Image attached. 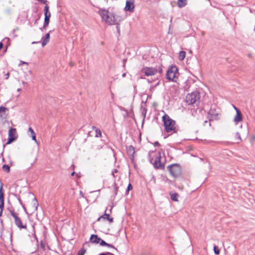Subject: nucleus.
Instances as JSON below:
<instances>
[{
    "instance_id": "4468645a",
    "label": "nucleus",
    "mask_w": 255,
    "mask_h": 255,
    "mask_svg": "<svg viewBox=\"0 0 255 255\" xmlns=\"http://www.w3.org/2000/svg\"><path fill=\"white\" fill-rule=\"evenodd\" d=\"M101 219H103L104 220H107L111 223H112L114 222L113 218L112 217H110V214L106 213V210L105 211L104 215L100 217L98 219L97 221H100Z\"/></svg>"
},
{
    "instance_id": "4c0bfd02",
    "label": "nucleus",
    "mask_w": 255,
    "mask_h": 255,
    "mask_svg": "<svg viewBox=\"0 0 255 255\" xmlns=\"http://www.w3.org/2000/svg\"><path fill=\"white\" fill-rule=\"evenodd\" d=\"M38 1L42 3H46L47 1L46 0H37Z\"/></svg>"
},
{
    "instance_id": "cd10ccee",
    "label": "nucleus",
    "mask_w": 255,
    "mask_h": 255,
    "mask_svg": "<svg viewBox=\"0 0 255 255\" xmlns=\"http://www.w3.org/2000/svg\"><path fill=\"white\" fill-rule=\"evenodd\" d=\"M86 251V249L82 248L78 252L77 255H84Z\"/></svg>"
},
{
    "instance_id": "b1692460",
    "label": "nucleus",
    "mask_w": 255,
    "mask_h": 255,
    "mask_svg": "<svg viewBox=\"0 0 255 255\" xmlns=\"http://www.w3.org/2000/svg\"><path fill=\"white\" fill-rule=\"evenodd\" d=\"M2 169L3 171H6V172H9L10 171V167L8 165L3 164Z\"/></svg>"
},
{
    "instance_id": "9b49d317",
    "label": "nucleus",
    "mask_w": 255,
    "mask_h": 255,
    "mask_svg": "<svg viewBox=\"0 0 255 255\" xmlns=\"http://www.w3.org/2000/svg\"><path fill=\"white\" fill-rule=\"evenodd\" d=\"M10 215L14 218L15 224L18 228L20 229H26V225H22L21 219L17 216L15 212L10 211Z\"/></svg>"
},
{
    "instance_id": "f8f14e48",
    "label": "nucleus",
    "mask_w": 255,
    "mask_h": 255,
    "mask_svg": "<svg viewBox=\"0 0 255 255\" xmlns=\"http://www.w3.org/2000/svg\"><path fill=\"white\" fill-rule=\"evenodd\" d=\"M133 2V0H127L125 10L126 11L133 12L134 8Z\"/></svg>"
},
{
    "instance_id": "c756f323",
    "label": "nucleus",
    "mask_w": 255,
    "mask_h": 255,
    "mask_svg": "<svg viewBox=\"0 0 255 255\" xmlns=\"http://www.w3.org/2000/svg\"><path fill=\"white\" fill-rule=\"evenodd\" d=\"M141 110H142V112H141L142 115L144 118L146 116V109L144 108L142 109Z\"/></svg>"
},
{
    "instance_id": "c9c22d12",
    "label": "nucleus",
    "mask_w": 255,
    "mask_h": 255,
    "mask_svg": "<svg viewBox=\"0 0 255 255\" xmlns=\"http://www.w3.org/2000/svg\"><path fill=\"white\" fill-rule=\"evenodd\" d=\"M118 189V187L116 186V184H115L114 193H115V195H117V194Z\"/></svg>"
},
{
    "instance_id": "09e8293b",
    "label": "nucleus",
    "mask_w": 255,
    "mask_h": 255,
    "mask_svg": "<svg viewBox=\"0 0 255 255\" xmlns=\"http://www.w3.org/2000/svg\"><path fill=\"white\" fill-rule=\"evenodd\" d=\"M75 172H74V171H73V172H72V173H71V175L72 176H73L75 174Z\"/></svg>"
},
{
    "instance_id": "8fccbe9b",
    "label": "nucleus",
    "mask_w": 255,
    "mask_h": 255,
    "mask_svg": "<svg viewBox=\"0 0 255 255\" xmlns=\"http://www.w3.org/2000/svg\"><path fill=\"white\" fill-rule=\"evenodd\" d=\"M126 73H123V74H122V77H125L126 76Z\"/></svg>"
},
{
    "instance_id": "a19ab883",
    "label": "nucleus",
    "mask_w": 255,
    "mask_h": 255,
    "mask_svg": "<svg viewBox=\"0 0 255 255\" xmlns=\"http://www.w3.org/2000/svg\"><path fill=\"white\" fill-rule=\"evenodd\" d=\"M92 129L96 131V129H98V128H97L95 126H92Z\"/></svg>"
},
{
    "instance_id": "c03bdc74",
    "label": "nucleus",
    "mask_w": 255,
    "mask_h": 255,
    "mask_svg": "<svg viewBox=\"0 0 255 255\" xmlns=\"http://www.w3.org/2000/svg\"><path fill=\"white\" fill-rule=\"evenodd\" d=\"M126 62H127V59H124L123 60V63H124V65H123V66H125V64H126Z\"/></svg>"
},
{
    "instance_id": "aec40b11",
    "label": "nucleus",
    "mask_w": 255,
    "mask_h": 255,
    "mask_svg": "<svg viewBox=\"0 0 255 255\" xmlns=\"http://www.w3.org/2000/svg\"><path fill=\"white\" fill-rule=\"evenodd\" d=\"M186 0H178L177 2L178 6L180 8L184 7L187 4Z\"/></svg>"
},
{
    "instance_id": "f704fd0d",
    "label": "nucleus",
    "mask_w": 255,
    "mask_h": 255,
    "mask_svg": "<svg viewBox=\"0 0 255 255\" xmlns=\"http://www.w3.org/2000/svg\"><path fill=\"white\" fill-rule=\"evenodd\" d=\"M118 169H115L113 171H112V175L114 177H115L116 176L115 175V173H118Z\"/></svg>"
},
{
    "instance_id": "473e14b6",
    "label": "nucleus",
    "mask_w": 255,
    "mask_h": 255,
    "mask_svg": "<svg viewBox=\"0 0 255 255\" xmlns=\"http://www.w3.org/2000/svg\"><path fill=\"white\" fill-rule=\"evenodd\" d=\"M99 255H115L111 253H110V252H107V253H101Z\"/></svg>"
},
{
    "instance_id": "f03ea898",
    "label": "nucleus",
    "mask_w": 255,
    "mask_h": 255,
    "mask_svg": "<svg viewBox=\"0 0 255 255\" xmlns=\"http://www.w3.org/2000/svg\"><path fill=\"white\" fill-rule=\"evenodd\" d=\"M162 118L165 130L167 132L172 134L173 133H176L177 132V128L175 121L170 118L167 114H165Z\"/></svg>"
},
{
    "instance_id": "c85d7f7f",
    "label": "nucleus",
    "mask_w": 255,
    "mask_h": 255,
    "mask_svg": "<svg viewBox=\"0 0 255 255\" xmlns=\"http://www.w3.org/2000/svg\"><path fill=\"white\" fill-rule=\"evenodd\" d=\"M99 244H100V246H106V245H107V243H106L105 241L103 240L102 239Z\"/></svg>"
},
{
    "instance_id": "0eeeda50",
    "label": "nucleus",
    "mask_w": 255,
    "mask_h": 255,
    "mask_svg": "<svg viewBox=\"0 0 255 255\" xmlns=\"http://www.w3.org/2000/svg\"><path fill=\"white\" fill-rule=\"evenodd\" d=\"M178 69L175 66H171L167 70L166 74V78L169 81H176Z\"/></svg>"
},
{
    "instance_id": "f3484780",
    "label": "nucleus",
    "mask_w": 255,
    "mask_h": 255,
    "mask_svg": "<svg viewBox=\"0 0 255 255\" xmlns=\"http://www.w3.org/2000/svg\"><path fill=\"white\" fill-rule=\"evenodd\" d=\"M243 120V116L242 113L240 111H237L236 112V115L234 117V121L237 124L239 122H241Z\"/></svg>"
},
{
    "instance_id": "79ce46f5",
    "label": "nucleus",
    "mask_w": 255,
    "mask_h": 255,
    "mask_svg": "<svg viewBox=\"0 0 255 255\" xmlns=\"http://www.w3.org/2000/svg\"><path fill=\"white\" fill-rule=\"evenodd\" d=\"M40 246H41V247L42 248H43V249H44V247H45V246H44V244L42 242H41V243Z\"/></svg>"
},
{
    "instance_id": "1a4fd4ad",
    "label": "nucleus",
    "mask_w": 255,
    "mask_h": 255,
    "mask_svg": "<svg viewBox=\"0 0 255 255\" xmlns=\"http://www.w3.org/2000/svg\"><path fill=\"white\" fill-rule=\"evenodd\" d=\"M219 114V110L216 109L215 106L212 107L208 112V118L209 121L216 120L218 119V115Z\"/></svg>"
},
{
    "instance_id": "4be33fe9",
    "label": "nucleus",
    "mask_w": 255,
    "mask_h": 255,
    "mask_svg": "<svg viewBox=\"0 0 255 255\" xmlns=\"http://www.w3.org/2000/svg\"><path fill=\"white\" fill-rule=\"evenodd\" d=\"M186 56V52L184 51H181L179 53V59L180 60H183Z\"/></svg>"
},
{
    "instance_id": "5fc2aeb1",
    "label": "nucleus",
    "mask_w": 255,
    "mask_h": 255,
    "mask_svg": "<svg viewBox=\"0 0 255 255\" xmlns=\"http://www.w3.org/2000/svg\"><path fill=\"white\" fill-rule=\"evenodd\" d=\"M19 90H20V89H18L17 91H19Z\"/></svg>"
},
{
    "instance_id": "39448f33",
    "label": "nucleus",
    "mask_w": 255,
    "mask_h": 255,
    "mask_svg": "<svg viewBox=\"0 0 255 255\" xmlns=\"http://www.w3.org/2000/svg\"><path fill=\"white\" fill-rule=\"evenodd\" d=\"M200 94L198 92H194L188 94L186 97V102L188 105H193L198 102L200 99Z\"/></svg>"
},
{
    "instance_id": "f257e3e1",
    "label": "nucleus",
    "mask_w": 255,
    "mask_h": 255,
    "mask_svg": "<svg viewBox=\"0 0 255 255\" xmlns=\"http://www.w3.org/2000/svg\"><path fill=\"white\" fill-rule=\"evenodd\" d=\"M98 13L100 15L102 19L109 25L118 24L122 20V17L115 15L106 9H100Z\"/></svg>"
},
{
    "instance_id": "a211bd4d",
    "label": "nucleus",
    "mask_w": 255,
    "mask_h": 255,
    "mask_svg": "<svg viewBox=\"0 0 255 255\" xmlns=\"http://www.w3.org/2000/svg\"><path fill=\"white\" fill-rule=\"evenodd\" d=\"M171 199L174 201H177L179 195L174 192H171L170 193Z\"/></svg>"
},
{
    "instance_id": "a18cd8bd",
    "label": "nucleus",
    "mask_w": 255,
    "mask_h": 255,
    "mask_svg": "<svg viewBox=\"0 0 255 255\" xmlns=\"http://www.w3.org/2000/svg\"><path fill=\"white\" fill-rule=\"evenodd\" d=\"M201 35H202V36H204V35H205V32L204 31H201Z\"/></svg>"
},
{
    "instance_id": "7c9ffc66",
    "label": "nucleus",
    "mask_w": 255,
    "mask_h": 255,
    "mask_svg": "<svg viewBox=\"0 0 255 255\" xmlns=\"http://www.w3.org/2000/svg\"><path fill=\"white\" fill-rule=\"evenodd\" d=\"M132 188V185L130 183H129L128 186V187H127V192H128L129 191H130V190H131Z\"/></svg>"
},
{
    "instance_id": "864d4df0",
    "label": "nucleus",
    "mask_w": 255,
    "mask_h": 255,
    "mask_svg": "<svg viewBox=\"0 0 255 255\" xmlns=\"http://www.w3.org/2000/svg\"><path fill=\"white\" fill-rule=\"evenodd\" d=\"M39 42H32V44H35V43H38Z\"/></svg>"
},
{
    "instance_id": "6e6552de",
    "label": "nucleus",
    "mask_w": 255,
    "mask_h": 255,
    "mask_svg": "<svg viewBox=\"0 0 255 255\" xmlns=\"http://www.w3.org/2000/svg\"><path fill=\"white\" fill-rule=\"evenodd\" d=\"M44 22L42 28H40L41 30L46 29L48 26L50 21L51 13L49 11V6L46 4L44 9Z\"/></svg>"
},
{
    "instance_id": "2f4dec72",
    "label": "nucleus",
    "mask_w": 255,
    "mask_h": 255,
    "mask_svg": "<svg viewBox=\"0 0 255 255\" xmlns=\"http://www.w3.org/2000/svg\"><path fill=\"white\" fill-rule=\"evenodd\" d=\"M6 110V108L2 107V106L0 107V113L3 112V113H5Z\"/></svg>"
},
{
    "instance_id": "7ed1b4c3",
    "label": "nucleus",
    "mask_w": 255,
    "mask_h": 255,
    "mask_svg": "<svg viewBox=\"0 0 255 255\" xmlns=\"http://www.w3.org/2000/svg\"><path fill=\"white\" fill-rule=\"evenodd\" d=\"M149 156H152V158L149 159V161L152 163L154 167L156 169H162L164 165L161 163V153L160 152H151L149 153Z\"/></svg>"
},
{
    "instance_id": "9d476101",
    "label": "nucleus",
    "mask_w": 255,
    "mask_h": 255,
    "mask_svg": "<svg viewBox=\"0 0 255 255\" xmlns=\"http://www.w3.org/2000/svg\"><path fill=\"white\" fill-rule=\"evenodd\" d=\"M16 131L14 128H10L8 131V139L6 144H10L12 142L14 141L17 138V136L16 135Z\"/></svg>"
},
{
    "instance_id": "de8ad7c7",
    "label": "nucleus",
    "mask_w": 255,
    "mask_h": 255,
    "mask_svg": "<svg viewBox=\"0 0 255 255\" xmlns=\"http://www.w3.org/2000/svg\"><path fill=\"white\" fill-rule=\"evenodd\" d=\"M207 123H208V121H205L204 122V124H203V125H204V126H205V125H206V124Z\"/></svg>"
},
{
    "instance_id": "603ef678",
    "label": "nucleus",
    "mask_w": 255,
    "mask_h": 255,
    "mask_svg": "<svg viewBox=\"0 0 255 255\" xmlns=\"http://www.w3.org/2000/svg\"><path fill=\"white\" fill-rule=\"evenodd\" d=\"M112 207H111V209H110L109 211H110V213H111L112 212Z\"/></svg>"
},
{
    "instance_id": "bb28decb",
    "label": "nucleus",
    "mask_w": 255,
    "mask_h": 255,
    "mask_svg": "<svg viewBox=\"0 0 255 255\" xmlns=\"http://www.w3.org/2000/svg\"><path fill=\"white\" fill-rule=\"evenodd\" d=\"M96 137H101L102 136V132L100 129H96Z\"/></svg>"
},
{
    "instance_id": "393cba45",
    "label": "nucleus",
    "mask_w": 255,
    "mask_h": 255,
    "mask_svg": "<svg viewBox=\"0 0 255 255\" xmlns=\"http://www.w3.org/2000/svg\"><path fill=\"white\" fill-rule=\"evenodd\" d=\"M214 252L215 255H218L220 254V250L219 249L218 247L215 245L214 246Z\"/></svg>"
},
{
    "instance_id": "e433bc0d",
    "label": "nucleus",
    "mask_w": 255,
    "mask_h": 255,
    "mask_svg": "<svg viewBox=\"0 0 255 255\" xmlns=\"http://www.w3.org/2000/svg\"><path fill=\"white\" fill-rule=\"evenodd\" d=\"M118 189V187L116 186V184H115L114 193H115V195H117V194Z\"/></svg>"
},
{
    "instance_id": "20e7f679",
    "label": "nucleus",
    "mask_w": 255,
    "mask_h": 255,
    "mask_svg": "<svg viewBox=\"0 0 255 255\" xmlns=\"http://www.w3.org/2000/svg\"><path fill=\"white\" fill-rule=\"evenodd\" d=\"M170 174L174 177H177L181 175L182 170L181 166L178 164H173L167 166Z\"/></svg>"
},
{
    "instance_id": "72a5a7b5",
    "label": "nucleus",
    "mask_w": 255,
    "mask_h": 255,
    "mask_svg": "<svg viewBox=\"0 0 255 255\" xmlns=\"http://www.w3.org/2000/svg\"><path fill=\"white\" fill-rule=\"evenodd\" d=\"M106 246L109 247V248H113V249H115V250L118 251L117 249L113 245H112L111 244L107 243V245H106Z\"/></svg>"
},
{
    "instance_id": "ea45409f",
    "label": "nucleus",
    "mask_w": 255,
    "mask_h": 255,
    "mask_svg": "<svg viewBox=\"0 0 255 255\" xmlns=\"http://www.w3.org/2000/svg\"><path fill=\"white\" fill-rule=\"evenodd\" d=\"M20 64H26V65H28V63L27 62H24V61H20Z\"/></svg>"
},
{
    "instance_id": "5701e85b",
    "label": "nucleus",
    "mask_w": 255,
    "mask_h": 255,
    "mask_svg": "<svg viewBox=\"0 0 255 255\" xmlns=\"http://www.w3.org/2000/svg\"><path fill=\"white\" fill-rule=\"evenodd\" d=\"M32 203L33 204V207L34 209V210H37L38 206V202H37L36 198H34L32 200Z\"/></svg>"
},
{
    "instance_id": "423d86ee",
    "label": "nucleus",
    "mask_w": 255,
    "mask_h": 255,
    "mask_svg": "<svg viewBox=\"0 0 255 255\" xmlns=\"http://www.w3.org/2000/svg\"><path fill=\"white\" fill-rule=\"evenodd\" d=\"M141 72L146 76H151L155 75L157 73H161L162 69L160 67L158 68L145 67L142 68Z\"/></svg>"
},
{
    "instance_id": "2eb2a0df",
    "label": "nucleus",
    "mask_w": 255,
    "mask_h": 255,
    "mask_svg": "<svg viewBox=\"0 0 255 255\" xmlns=\"http://www.w3.org/2000/svg\"><path fill=\"white\" fill-rule=\"evenodd\" d=\"M51 31H50L49 32L46 33L45 35V36L42 37V45L43 47L45 46L47 43L50 40V32H51Z\"/></svg>"
},
{
    "instance_id": "58836bf2",
    "label": "nucleus",
    "mask_w": 255,
    "mask_h": 255,
    "mask_svg": "<svg viewBox=\"0 0 255 255\" xmlns=\"http://www.w3.org/2000/svg\"><path fill=\"white\" fill-rule=\"evenodd\" d=\"M117 25V26H116V28H117V31L118 32H120V26H119V23L118 24H116Z\"/></svg>"
},
{
    "instance_id": "a878e982",
    "label": "nucleus",
    "mask_w": 255,
    "mask_h": 255,
    "mask_svg": "<svg viewBox=\"0 0 255 255\" xmlns=\"http://www.w3.org/2000/svg\"><path fill=\"white\" fill-rule=\"evenodd\" d=\"M235 137L237 138V139L238 140V141H237V143H239L240 141H241L242 139H241V135H240L239 132H237L236 133Z\"/></svg>"
},
{
    "instance_id": "ddd939ff",
    "label": "nucleus",
    "mask_w": 255,
    "mask_h": 255,
    "mask_svg": "<svg viewBox=\"0 0 255 255\" xmlns=\"http://www.w3.org/2000/svg\"><path fill=\"white\" fill-rule=\"evenodd\" d=\"M127 151L129 158L132 159L133 158V155L135 153L134 147L132 145H129L127 147Z\"/></svg>"
},
{
    "instance_id": "37998d69",
    "label": "nucleus",
    "mask_w": 255,
    "mask_h": 255,
    "mask_svg": "<svg viewBox=\"0 0 255 255\" xmlns=\"http://www.w3.org/2000/svg\"><path fill=\"white\" fill-rule=\"evenodd\" d=\"M233 107H234V109L236 110V112H237V111H240L236 106H233Z\"/></svg>"
},
{
    "instance_id": "dca6fc26",
    "label": "nucleus",
    "mask_w": 255,
    "mask_h": 255,
    "mask_svg": "<svg viewBox=\"0 0 255 255\" xmlns=\"http://www.w3.org/2000/svg\"><path fill=\"white\" fill-rule=\"evenodd\" d=\"M101 240V239L100 238H99L97 235H94V234L92 235L90 238V241L92 243H94V244H99Z\"/></svg>"
},
{
    "instance_id": "6ab92c4d",
    "label": "nucleus",
    "mask_w": 255,
    "mask_h": 255,
    "mask_svg": "<svg viewBox=\"0 0 255 255\" xmlns=\"http://www.w3.org/2000/svg\"><path fill=\"white\" fill-rule=\"evenodd\" d=\"M0 206L3 207L4 206V195L2 192V186L0 188Z\"/></svg>"
},
{
    "instance_id": "3c124183",
    "label": "nucleus",
    "mask_w": 255,
    "mask_h": 255,
    "mask_svg": "<svg viewBox=\"0 0 255 255\" xmlns=\"http://www.w3.org/2000/svg\"><path fill=\"white\" fill-rule=\"evenodd\" d=\"M155 145H159V143L158 142H156L155 143Z\"/></svg>"
},
{
    "instance_id": "49530a36",
    "label": "nucleus",
    "mask_w": 255,
    "mask_h": 255,
    "mask_svg": "<svg viewBox=\"0 0 255 255\" xmlns=\"http://www.w3.org/2000/svg\"><path fill=\"white\" fill-rule=\"evenodd\" d=\"M6 75V77L5 78V79H7L9 77V73H7Z\"/></svg>"
},
{
    "instance_id": "412c9836",
    "label": "nucleus",
    "mask_w": 255,
    "mask_h": 255,
    "mask_svg": "<svg viewBox=\"0 0 255 255\" xmlns=\"http://www.w3.org/2000/svg\"><path fill=\"white\" fill-rule=\"evenodd\" d=\"M28 131L30 132L32 140H34L36 142L35 133V132H34L33 130L32 129V128L31 127H30L28 128Z\"/></svg>"
}]
</instances>
